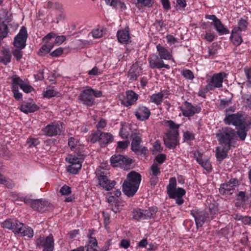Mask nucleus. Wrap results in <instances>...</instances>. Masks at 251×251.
Returning a JSON list of instances; mask_svg holds the SVG:
<instances>
[{
	"label": "nucleus",
	"mask_w": 251,
	"mask_h": 251,
	"mask_svg": "<svg viewBox=\"0 0 251 251\" xmlns=\"http://www.w3.org/2000/svg\"><path fill=\"white\" fill-rule=\"evenodd\" d=\"M200 164L207 171L209 172L211 170L212 166L209 159H206L203 160Z\"/></svg>",
	"instance_id": "nucleus-46"
},
{
	"label": "nucleus",
	"mask_w": 251,
	"mask_h": 251,
	"mask_svg": "<svg viewBox=\"0 0 251 251\" xmlns=\"http://www.w3.org/2000/svg\"><path fill=\"white\" fill-rule=\"evenodd\" d=\"M242 99L243 102L246 104V106L251 109V94L243 95L242 97Z\"/></svg>",
	"instance_id": "nucleus-41"
},
{
	"label": "nucleus",
	"mask_w": 251,
	"mask_h": 251,
	"mask_svg": "<svg viewBox=\"0 0 251 251\" xmlns=\"http://www.w3.org/2000/svg\"><path fill=\"white\" fill-rule=\"evenodd\" d=\"M52 47L53 46L51 45H43L39 50V54L42 55V53H48L51 50Z\"/></svg>",
	"instance_id": "nucleus-45"
},
{
	"label": "nucleus",
	"mask_w": 251,
	"mask_h": 251,
	"mask_svg": "<svg viewBox=\"0 0 251 251\" xmlns=\"http://www.w3.org/2000/svg\"><path fill=\"white\" fill-rule=\"evenodd\" d=\"M113 140V136L109 133L101 132V136L100 138V143L104 146L110 142H112Z\"/></svg>",
	"instance_id": "nucleus-30"
},
{
	"label": "nucleus",
	"mask_w": 251,
	"mask_h": 251,
	"mask_svg": "<svg viewBox=\"0 0 251 251\" xmlns=\"http://www.w3.org/2000/svg\"><path fill=\"white\" fill-rule=\"evenodd\" d=\"M120 245L121 247L127 249L130 246V241L127 239H122Z\"/></svg>",
	"instance_id": "nucleus-61"
},
{
	"label": "nucleus",
	"mask_w": 251,
	"mask_h": 251,
	"mask_svg": "<svg viewBox=\"0 0 251 251\" xmlns=\"http://www.w3.org/2000/svg\"><path fill=\"white\" fill-rule=\"evenodd\" d=\"M243 115L238 112L236 114H226L224 120L226 125H232L238 126L243 123Z\"/></svg>",
	"instance_id": "nucleus-17"
},
{
	"label": "nucleus",
	"mask_w": 251,
	"mask_h": 251,
	"mask_svg": "<svg viewBox=\"0 0 251 251\" xmlns=\"http://www.w3.org/2000/svg\"><path fill=\"white\" fill-rule=\"evenodd\" d=\"M150 66L152 69H161L165 68L169 69L170 67L168 64H164L163 61L156 55H152L151 57L149 58Z\"/></svg>",
	"instance_id": "nucleus-21"
},
{
	"label": "nucleus",
	"mask_w": 251,
	"mask_h": 251,
	"mask_svg": "<svg viewBox=\"0 0 251 251\" xmlns=\"http://www.w3.org/2000/svg\"><path fill=\"white\" fill-rule=\"evenodd\" d=\"M63 52V49L62 48H59L52 51L51 53V55L52 56L57 57L60 55Z\"/></svg>",
	"instance_id": "nucleus-63"
},
{
	"label": "nucleus",
	"mask_w": 251,
	"mask_h": 251,
	"mask_svg": "<svg viewBox=\"0 0 251 251\" xmlns=\"http://www.w3.org/2000/svg\"><path fill=\"white\" fill-rule=\"evenodd\" d=\"M230 149L226 148V146H223L222 148H221L220 147H217L216 149V155L217 158L220 161L223 160L227 157V152Z\"/></svg>",
	"instance_id": "nucleus-29"
},
{
	"label": "nucleus",
	"mask_w": 251,
	"mask_h": 251,
	"mask_svg": "<svg viewBox=\"0 0 251 251\" xmlns=\"http://www.w3.org/2000/svg\"><path fill=\"white\" fill-rule=\"evenodd\" d=\"M151 114L149 109L145 107L141 106L135 112V115L137 118L141 121L148 119Z\"/></svg>",
	"instance_id": "nucleus-23"
},
{
	"label": "nucleus",
	"mask_w": 251,
	"mask_h": 251,
	"mask_svg": "<svg viewBox=\"0 0 251 251\" xmlns=\"http://www.w3.org/2000/svg\"><path fill=\"white\" fill-rule=\"evenodd\" d=\"M20 88L22 89L23 90V91H24L25 93H29L31 92L33 89L32 86L27 84L25 82L23 83V84L20 87Z\"/></svg>",
	"instance_id": "nucleus-55"
},
{
	"label": "nucleus",
	"mask_w": 251,
	"mask_h": 251,
	"mask_svg": "<svg viewBox=\"0 0 251 251\" xmlns=\"http://www.w3.org/2000/svg\"><path fill=\"white\" fill-rule=\"evenodd\" d=\"M244 71L247 79V82L251 83V67H246L244 69Z\"/></svg>",
	"instance_id": "nucleus-51"
},
{
	"label": "nucleus",
	"mask_w": 251,
	"mask_h": 251,
	"mask_svg": "<svg viewBox=\"0 0 251 251\" xmlns=\"http://www.w3.org/2000/svg\"><path fill=\"white\" fill-rule=\"evenodd\" d=\"M141 73V67L137 64H134L128 71V77L130 80H136Z\"/></svg>",
	"instance_id": "nucleus-24"
},
{
	"label": "nucleus",
	"mask_w": 251,
	"mask_h": 251,
	"mask_svg": "<svg viewBox=\"0 0 251 251\" xmlns=\"http://www.w3.org/2000/svg\"><path fill=\"white\" fill-rule=\"evenodd\" d=\"M38 109L39 107L32 100L24 101L20 108V110L25 113L34 112Z\"/></svg>",
	"instance_id": "nucleus-22"
},
{
	"label": "nucleus",
	"mask_w": 251,
	"mask_h": 251,
	"mask_svg": "<svg viewBox=\"0 0 251 251\" xmlns=\"http://www.w3.org/2000/svg\"><path fill=\"white\" fill-rule=\"evenodd\" d=\"M84 158V155L81 152H78L77 157L70 155L66 157V161L70 164L68 167V171L73 174H77L81 168L82 164L81 160H83Z\"/></svg>",
	"instance_id": "nucleus-9"
},
{
	"label": "nucleus",
	"mask_w": 251,
	"mask_h": 251,
	"mask_svg": "<svg viewBox=\"0 0 251 251\" xmlns=\"http://www.w3.org/2000/svg\"><path fill=\"white\" fill-rule=\"evenodd\" d=\"M27 38V31L25 27H22L19 33L15 37L14 46L18 49H23L25 46Z\"/></svg>",
	"instance_id": "nucleus-16"
},
{
	"label": "nucleus",
	"mask_w": 251,
	"mask_h": 251,
	"mask_svg": "<svg viewBox=\"0 0 251 251\" xmlns=\"http://www.w3.org/2000/svg\"><path fill=\"white\" fill-rule=\"evenodd\" d=\"M96 175L99 184L107 191L111 190L116 184L115 181L108 179L106 176V171L103 168H97L96 171Z\"/></svg>",
	"instance_id": "nucleus-7"
},
{
	"label": "nucleus",
	"mask_w": 251,
	"mask_h": 251,
	"mask_svg": "<svg viewBox=\"0 0 251 251\" xmlns=\"http://www.w3.org/2000/svg\"><path fill=\"white\" fill-rule=\"evenodd\" d=\"M11 55L10 51L8 49H4L1 51V56L0 58V61L2 62L5 65L9 63L11 61Z\"/></svg>",
	"instance_id": "nucleus-33"
},
{
	"label": "nucleus",
	"mask_w": 251,
	"mask_h": 251,
	"mask_svg": "<svg viewBox=\"0 0 251 251\" xmlns=\"http://www.w3.org/2000/svg\"><path fill=\"white\" fill-rule=\"evenodd\" d=\"M237 127L236 136L238 135L241 140L244 141L247 137V132L249 130V126L243 123Z\"/></svg>",
	"instance_id": "nucleus-27"
},
{
	"label": "nucleus",
	"mask_w": 251,
	"mask_h": 251,
	"mask_svg": "<svg viewBox=\"0 0 251 251\" xmlns=\"http://www.w3.org/2000/svg\"><path fill=\"white\" fill-rule=\"evenodd\" d=\"M164 94L162 92H159L154 94L151 96L150 100L151 102L157 104H160L162 101Z\"/></svg>",
	"instance_id": "nucleus-34"
},
{
	"label": "nucleus",
	"mask_w": 251,
	"mask_h": 251,
	"mask_svg": "<svg viewBox=\"0 0 251 251\" xmlns=\"http://www.w3.org/2000/svg\"><path fill=\"white\" fill-rule=\"evenodd\" d=\"M138 99V95L132 91L126 92V99L122 100V103L126 106L133 104Z\"/></svg>",
	"instance_id": "nucleus-26"
},
{
	"label": "nucleus",
	"mask_w": 251,
	"mask_h": 251,
	"mask_svg": "<svg viewBox=\"0 0 251 251\" xmlns=\"http://www.w3.org/2000/svg\"><path fill=\"white\" fill-rule=\"evenodd\" d=\"M124 159V156L122 155H113L110 158V162L112 166L114 167V165L118 164L121 160Z\"/></svg>",
	"instance_id": "nucleus-39"
},
{
	"label": "nucleus",
	"mask_w": 251,
	"mask_h": 251,
	"mask_svg": "<svg viewBox=\"0 0 251 251\" xmlns=\"http://www.w3.org/2000/svg\"><path fill=\"white\" fill-rule=\"evenodd\" d=\"M107 5L116 8L119 6L122 9H126V6L122 0H105Z\"/></svg>",
	"instance_id": "nucleus-32"
},
{
	"label": "nucleus",
	"mask_w": 251,
	"mask_h": 251,
	"mask_svg": "<svg viewBox=\"0 0 251 251\" xmlns=\"http://www.w3.org/2000/svg\"><path fill=\"white\" fill-rule=\"evenodd\" d=\"M191 213L195 219L197 226H201L205 221L209 220L208 214L204 211L193 210Z\"/></svg>",
	"instance_id": "nucleus-19"
},
{
	"label": "nucleus",
	"mask_w": 251,
	"mask_h": 251,
	"mask_svg": "<svg viewBox=\"0 0 251 251\" xmlns=\"http://www.w3.org/2000/svg\"><path fill=\"white\" fill-rule=\"evenodd\" d=\"M238 25V27H235L233 28V32H235L236 31H238L240 32L242 31H245L248 25V23L246 20L241 19L239 21Z\"/></svg>",
	"instance_id": "nucleus-35"
},
{
	"label": "nucleus",
	"mask_w": 251,
	"mask_h": 251,
	"mask_svg": "<svg viewBox=\"0 0 251 251\" xmlns=\"http://www.w3.org/2000/svg\"><path fill=\"white\" fill-rule=\"evenodd\" d=\"M239 220H241L245 225L251 224V217L241 216Z\"/></svg>",
	"instance_id": "nucleus-60"
},
{
	"label": "nucleus",
	"mask_w": 251,
	"mask_h": 251,
	"mask_svg": "<svg viewBox=\"0 0 251 251\" xmlns=\"http://www.w3.org/2000/svg\"><path fill=\"white\" fill-rule=\"evenodd\" d=\"M62 128V125H49L42 129V131L46 136L52 137L60 134Z\"/></svg>",
	"instance_id": "nucleus-18"
},
{
	"label": "nucleus",
	"mask_w": 251,
	"mask_h": 251,
	"mask_svg": "<svg viewBox=\"0 0 251 251\" xmlns=\"http://www.w3.org/2000/svg\"><path fill=\"white\" fill-rule=\"evenodd\" d=\"M20 199L25 203L29 205L34 210L41 212L46 211L50 204L48 201L42 199L33 200L27 196L21 197Z\"/></svg>",
	"instance_id": "nucleus-10"
},
{
	"label": "nucleus",
	"mask_w": 251,
	"mask_h": 251,
	"mask_svg": "<svg viewBox=\"0 0 251 251\" xmlns=\"http://www.w3.org/2000/svg\"><path fill=\"white\" fill-rule=\"evenodd\" d=\"M131 163V159L124 156V159L121 160V161L116 165H114V167H125L126 165H129Z\"/></svg>",
	"instance_id": "nucleus-38"
},
{
	"label": "nucleus",
	"mask_w": 251,
	"mask_h": 251,
	"mask_svg": "<svg viewBox=\"0 0 251 251\" xmlns=\"http://www.w3.org/2000/svg\"><path fill=\"white\" fill-rule=\"evenodd\" d=\"M157 211L156 207H150L146 209H135L133 210V218L138 221L153 218Z\"/></svg>",
	"instance_id": "nucleus-11"
},
{
	"label": "nucleus",
	"mask_w": 251,
	"mask_h": 251,
	"mask_svg": "<svg viewBox=\"0 0 251 251\" xmlns=\"http://www.w3.org/2000/svg\"><path fill=\"white\" fill-rule=\"evenodd\" d=\"M101 96V91L88 88L81 92L78 96V100L83 104L87 106H92L95 102L94 98H100Z\"/></svg>",
	"instance_id": "nucleus-6"
},
{
	"label": "nucleus",
	"mask_w": 251,
	"mask_h": 251,
	"mask_svg": "<svg viewBox=\"0 0 251 251\" xmlns=\"http://www.w3.org/2000/svg\"><path fill=\"white\" fill-rule=\"evenodd\" d=\"M12 88H14V86L18 87V86H19L20 87L21 86V85L23 84V83L24 82L22 79H21L18 76H15L12 77Z\"/></svg>",
	"instance_id": "nucleus-42"
},
{
	"label": "nucleus",
	"mask_w": 251,
	"mask_h": 251,
	"mask_svg": "<svg viewBox=\"0 0 251 251\" xmlns=\"http://www.w3.org/2000/svg\"><path fill=\"white\" fill-rule=\"evenodd\" d=\"M1 225L3 228L11 229L15 234H23V235H32L33 234V230L31 227L15 219H6L1 223Z\"/></svg>",
	"instance_id": "nucleus-4"
},
{
	"label": "nucleus",
	"mask_w": 251,
	"mask_h": 251,
	"mask_svg": "<svg viewBox=\"0 0 251 251\" xmlns=\"http://www.w3.org/2000/svg\"><path fill=\"white\" fill-rule=\"evenodd\" d=\"M166 159V155L164 154L157 155L155 157L156 161L160 164H162Z\"/></svg>",
	"instance_id": "nucleus-57"
},
{
	"label": "nucleus",
	"mask_w": 251,
	"mask_h": 251,
	"mask_svg": "<svg viewBox=\"0 0 251 251\" xmlns=\"http://www.w3.org/2000/svg\"><path fill=\"white\" fill-rule=\"evenodd\" d=\"M180 108L183 115L185 117L192 116L195 113H199L201 110V108L200 106H194L188 102H186L185 106H181Z\"/></svg>",
	"instance_id": "nucleus-20"
},
{
	"label": "nucleus",
	"mask_w": 251,
	"mask_h": 251,
	"mask_svg": "<svg viewBox=\"0 0 251 251\" xmlns=\"http://www.w3.org/2000/svg\"><path fill=\"white\" fill-rule=\"evenodd\" d=\"M68 145L72 150L76 149V150H79L81 146L79 141L74 137H71L68 140Z\"/></svg>",
	"instance_id": "nucleus-36"
},
{
	"label": "nucleus",
	"mask_w": 251,
	"mask_h": 251,
	"mask_svg": "<svg viewBox=\"0 0 251 251\" xmlns=\"http://www.w3.org/2000/svg\"><path fill=\"white\" fill-rule=\"evenodd\" d=\"M22 49L17 48V49L14 50L12 52L14 56L18 61L20 60L23 56V52L22 51Z\"/></svg>",
	"instance_id": "nucleus-48"
},
{
	"label": "nucleus",
	"mask_w": 251,
	"mask_h": 251,
	"mask_svg": "<svg viewBox=\"0 0 251 251\" xmlns=\"http://www.w3.org/2000/svg\"><path fill=\"white\" fill-rule=\"evenodd\" d=\"M12 92L14 93V97L15 99L19 100L22 99V94L19 92L18 87L14 86V88H12Z\"/></svg>",
	"instance_id": "nucleus-54"
},
{
	"label": "nucleus",
	"mask_w": 251,
	"mask_h": 251,
	"mask_svg": "<svg viewBox=\"0 0 251 251\" xmlns=\"http://www.w3.org/2000/svg\"><path fill=\"white\" fill-rule=\"evenodd\" d=\"M89 237L88 244L87 246L96 247L97 246L98 242L95 238L92 236H88Z\"/></svg>",
	"instance_id": "nucleus-56"
},
{
	"label": "nucleus",
	"mask_w": 251,
	"mask_h": 251,
	"mask_svg": "<svg viewBox=\"0 0 251 251\" xmlns=\"http://www.w3.org/2000/svg\"><path fill=\"white\" fill-rule=\"evenodd\" d=\"M66 40V37L64 35L57 36L55 40V43L57 44H61Z\"/></svg>",
	"instance_id": "nucleus-62"
},
{
	"label": "nucleus",
	"mask_w": 251,
	"mask_h": 251,
	"mask_svg": "<svg viewBox=\"0 0 251 251\" xmlns=\"http://www.w3.org/2000/svg\"><path fill=\"white\" fill-rule=\"evenodd\" d=\"M118 41L122 44H127L130 39L129 28L119 30L117 33Z\"/></svg>",
	"instance_id": "nucleus-25"
},
{
	"label": "nucleus",
	"mask_w": 251,
	"mask_h": 251,
	"mask_svg": "<svg viewBox=\"0 0 251 251\" xmlns=\"http://www.w3.org/2000/svg\"><path fill=\"white\" fill-rule=\"evenodd\" d=\"M101 136V132L99 130L97 131L96 132L92 134L91 135V137L90 139L91 142L94 143L96 142H100V138Z\"/></svg>",
	"instance_id": "nucleus-43"
},
{
	"label": "nucleus",
	"mask_w": 251,
	"mask_h": 251,
	"mask_svg": "<svg viewBox=\"0 0 251 251\" xmlns=\"http://www.w3.org/2000/svg\"><path fill=\"white\" fill-rule=\"evenodd\" d=\"M160 174V168L158 165L156 164H153L151 167L150 175L158 176Z\"/></svg>",
	"instance_id": "nucleus-40"
},
{
	"label": "nucleus",
	"mask_w": 251,
	"mask_h": 251,
	"mask_svg": "<svg viewBox=\"0 0 251 251\" xmlns=\"http://www.w3.org/2000/svg\"><path fill=\"white\" fill-rule=\"evenodd\" d=\"M137 3L144 6H151L154 2V0H137Z\"/></svg>",
	"instance_id": "nucleus-50"
},
{
	"label": "nucleus",
	"mask_w": 251,
	"mask_h": 251,
	"mask_svg": "<svg viewBox=\"0 0 251 251\" xmlns=\"http://www.w3.org/2000/svg\"><path fill=\"white\" fill-rule=\"evenodd\" d=\"M233 32V29L232 30L230 36V39L232 42L236 46L240 45L242 42V39L240 35V32L236 31L235 32Z\"/></svg>",
	"instance_id": "nucleus-31"
},
{
	"label": "nucleus",
	"mask_w": 251,
	"mask_h": 251,
	"mask_svg": "<svg viewBox=\"0 0 251 251\" xmlns=\"http://www.w3.org/2000/svg\"><path fill=\"white\" fill-rule=\"evenodd\" d=\"M182 75L187 79L192 80L194 75L193 72L190 70L186 69L181 72Z\"/></svg>",
	"instance_id": "nucleus-44"
},
{
	"label": "nucleus",
	"mask_w": 251,
	"mask_h": 251,
	"mask_svg": "<svg viewBox=\"0 0 251 251\" xmlns=\"http://www.w3.org/2000/svg\"><path fill=\"white\" fill-rule=\"evenodd\" d=\"M132 139L131 150L138 154H146L148 149L145 147H142L140 144L142 141V135L139 133H133L131 135Z\"/></svg>",
	"instance_id": "nucleus-12"
},
{
	"label": "nucleus",
	"mask_w": 251,
	"mask_h": 251,
	"mask_svg": "<svg viewBox=\"0 0 251 251\" xmlns=\"http://www.w3.org/2000/svg\"><path fill=\"white\" fill-rule=\"evenodd\" d=\"M59 192L62 195H68L71 193V188L65 185L61 188Z\"/></svg>",
	"instance_id": "nucleus-47"
},
{
	"label": "nucleus",
	"mask_w": 251,
	"mask_h": 251,
	"mask_svg": "<svg viewBox=\"0 0 251 251\" xmlns=\"http://www.w3.org/2000/svg\"><path fill=\"white\" fill-rule=\"evenodd\" d=\"M141 176L135 171H131L127 176L123 184V191L128 197H132L138 189Z\"/></svg>",
	"instance_id": "nucleus-1"
},
{
	"label": "nucleus",
	"mask_w": 251,
	"mask_h": 251,
	"mask_svg": "<svg viewBox=\"0 0 251 251\" xmlns=\"http://www.w3.org/2000/svg\"><path fill=\"white\" fill-rule=\"evenodd\" d=\"M157 50L158 52L159 58L165 60H170L172 58V55L169 51L163 46L158 45L156 46Z\"/></svg>",
	"instance_id": "nucleus-28"
},
{
	"label": "nucleus",
	"mask_w": 251,
	"mask_h": 251,
	"mask_svg": "<svg viewBox=\"0 0 251 251\" xmlns=\"http://www.w3.org/2000/svg\"><path fill=\"white\" fill-rule=\"evenodd\" d=\"M216 136L222 146H226V148L230 149L233 142L236 140V132L234 129L230 127H224L219 129Z\"/></svg>",
	"instance_id": "nucleus-2"
},
{
	"label": "nucleus",
	"mask_w": 251,
	"mask_h": 251,
	"mask_svg": "<svg viewBox=\"0 0 251 251\" xmlns=\"http://www.w3.org/2000/svg\"><path fill=\"white\" fill-rule=\"evenodd\" d=\"M168 126L170 130L168 131L163 137L165 145L170 149H174L179 144L178 128L180 125L176 124L173 121H167Z\"/></svg>",
	"instance_id": "nucleus-3"
},
{
	"label": "nucleus",
	"mask_w": 251,
	"mask_h": 251,
	"mask_svg": "<svg viewBox=\"0 0 251 251\" xmlns=\"http://www.w3.org/2000/svg\"><path fill=\"white\" fill-rule=\"evenodd\" d=\"M27 143L29 147H35L39 144V141L37 139L30 138L29 139Z\"/></svg>",
	"instance_id": "nucleus-59"
},
{
	"label": "nucleus",
	"mask_w": 251,
	"mask_h": 251,
	"mask_svg": "<svg viewBox=\"0 0 251 251\" xmlns=\"http://www.w3.org/2000/svg\"><path fill=\"white\" fill-rule=\"evenodd\" d=\"M55 91L52 89L47 90L44 94V97L48 98H50L52 97L55 96Z\"/></svg>",
	"instance_id": "nucleus-58"
},
{
	"label": "nucleus",
	"mask_w": 251,
	"mask_h": 251,
	"mask_svg": "<svg viewBox=\"0 0 251 251\" xmlns=\"http://www.w3.org/2000/svg\"><path fill=\"white\" fill-rule=\"evenodd\" d=\"M226 76L227 75L224 72L213 74L211 78L207 80V84L205 87V91H211L215 88L222 87L224 79Z\"/></svg>",
	"instance_id": "nucleus-8"
},
{
	"label": "nucleus",
	"mask_w": 251,
	"mask_h": 251,
	"mask_svg": "<svg viewBox=\"0 0 251 251\" xmlns=\"http://www.w3.org/2000/svg\"><path fill=\"white\" fill-rule=\"evenodd\" d=\"M150 183L151 185L155 186L158 182V176L150 175Z\"/></svg>",
	"instance_id": "nucleus-64"
},
{
	"label": "nucleus",
	"mask_w": 251,
	"mask_h": 251,
	"mask_svg": "<svg viewBox=\"0 0 251 251\" xmlns=\"http://www.w3.org/2000/svg\"><path fill=\"white\" fill-rule=\"evenodd\" d=\"M8 32L7 25L2 23L1 25H0V41L7 36Z\"/></svg>",
	"instance_id": "nucleus-37"
},
{
	"label": "nucleus",
	"mask_w": 251,
	"mask_h": 251,
	"mask_svg": "<svg viewBox=\"0 0 251 251\" xmlns=\"http://www.w3.org/2000/svg\"><path fill=\"white\" fill-rule=\"evenodd\" d=\"M239 185L236 178H231L228 182L221 184L219 193L223 195H232L236 186Z\"/></svg>",
	"instance_id": "nucleus-14"
},
{
	"label": "nucleus",
	"mask_w": 251,
	"mask_h": 251,
	"mask_svg": "<svg viewBox=\"0 0 251 251\" xmlns=\"http://www.w3.org/2000/svg\"><path fill=\"white\" fill-rule=\"evenodd\" d=\"M176 183L175 177L169 180V184L167 186V194L171 199H176V202L178 205L182 204L184 201L182 196L185 194V191L181 188H176Z\"/></svg>",
	"instance_id": "nucleus-5"
},
{
	"label": "nucleus",
	"mask_w": 251,
	"mask_h": 251,
	"mask_svg": "<svg viewBox=\"0 0 251 251\" xmlns=\"http://www.w3.org/2000/svg\"><path fill=\"white\" fill-rule=\"evenodd\" d=\"M129 145V141H119L118 142V147L117 148V150L122 149L125 150L128 146Z\"/></svg>",
	"instance_id": "nucleus-49"
},
{
	"label": "nucleus",
	"mask_w": 251,
	"mask_h": 251,
	"mask_svg": "<svg viewBox=\"0 0 251 251\" xmlns=\"http://www.w3.org/2000/svg\"><path fill=\"white\" fill-rule=\"evenodd\" d=\"M205 18L212 21L211 24L214 26L216 31L220 35H224L229 33V30L225 27L220 19H218L215 15H207L205 16Z\"/></svg>",
	"instance_id": "nucleus-15"
},
{
	"label": "nucleus",
	"mask_w": 251,
	"mask_h": 251,
	"mask_svg": "<svg viewBox=\"0 0 251 251\" xmlns=\"http://www.w3.org/2000/svg\"><path fill=\"white\" fill-rule=\"evenodd\" d=\"M92 34L94 38H99L103 36V31L99 29H96L92 31Z\"/></svg>",
	"instance_id": "nucleus-52"
},
{
	"label": "nucleus",
	"mask_w": 251,
	"mask_h": 251,
	"mask_svg": "<svg viewBox=\"0 0 251 251\" xmlns=\"http://www.w3.org/2000/svg\"><path fill=\"white\" fill-rule=\"evenodd\" d=\"M202 153L198 151H195L194 152V157L199 164L203 160L202 159Z\"/></svg>",
	"instance_id": "nucleus-53"
},
{
	"label": "nucleus",
	"mask_w": 251,
	"mask_h": 251,
	"mask_svg": "<svg viewBox=\"0 0 251 251\" xmlns=\"http://www.w3.org/2000/svg\"><path fill=\"white\" fill-rule=\"evenodd\" d=\"M36 244L39 248H43V251H53L54 239L53 236H39Z\"/></svg>",
	"instance_id": "nucleus-13"
}]
</instances>
